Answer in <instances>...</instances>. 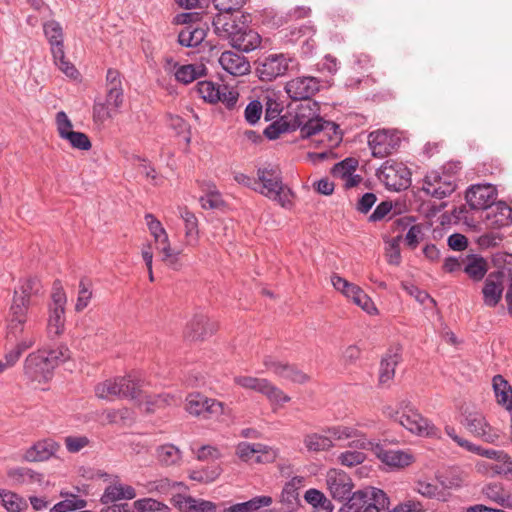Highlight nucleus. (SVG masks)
I'll list each match as a JSON object with an SVG mask.
<instances>
[{
    "mask_svg": "<svg viewBox=\"0 0 512 512\" xmlns=\"http://www.w3.org/2000/svg\"><path fill=\"white\" fill-rule=\"evenodd\" d=\"M86 505V500L79 498L77 495L70 494L68 498L55 504L49 512H74L84 509Z\"/></svg>",
    "mask_w": 512,
    "mask_h": 512,
    "instance_id": "8fccbe9b",
    "label": "nucleus"
},
{
    "mask_svg": "<svg viewBox=\"0 0 512 512\" xmlns=\"http://www.w3.org/2000/svg\"><path fill=\"white\" fill-rule=\"evenodd\" d=\"M91 298H92L91 285L89 283H86L85 279H82L79 283V291H78L77 302L75 305V310L78 312L84 310L88 306Z\"/></svg>",
    "mask_w": 512,
    "mask_h": 512,
    "instance_id": "338daca9",
    "label": "nucleus"
},
{
    "mask_svg": "<svg viewBox=\"0 0 512 512\" xmlns=\"http://www.w3.org/2000/svg\"><path fill=\"white\" fill-rule=\"evenodd\" d=\"M109 424H126L132 420V411L128 408L110 409L104 412Z\"/></svg>",
    "mask_w": 512,
    "mask_h": 512,
    "instance_id": "0e129e2a",
    "label": "nucleus"
},
{
    "mask_svg": "<svg viewBox=\"0 0 512 512\" xmlns=\"http://www.w3.org/2000/svg\"><path fill=\"white\" fill-rule=\"evenodd\" d=\"M257 192L284 208L292 206V191L283 184L277 165L265 164L257 169Z\"/></svg>",
    "mask_w": 512,
    "mask_h": 512,
    "instance_id": "7ed1b4c3",
    "label": "nucleus"
},
{
    "mask_svg": "<svg viewBox=\"0 0 512 512\" xmlns=\"http://www.w3.org/2000/svg\"><path fill=\"white\" fill-rule=\"evenodd\" d=\"M494 474L512 480V457L507 452L494 462Z\"/></svg>",
    "mask_w": 512,
    "mask_h": 512,
    "instance_id": "680f3d73",
    "label": "nucleus"
},
{
    "mask_svg": "<svg viewBox=\"0 0 512 512\" xmlns=\"http://www.w3.org/2000/svg\"><path fill=\"white\" fill-rule=\"evenodd\" d=\"M316 104L307 102L301 104L295 114V122L300 129V134L304 138H309L315 135L324 134L330 136V133L335 134L334 141L337 143L341 137L337 135V126L333 122L324 121L317 116Z\"/></svg>",
    "mask_w": 512,
    "mask_h": 512,
    "instance_id": "20e7f679",
    "label": "nucleus"
},
{
    "mask_svg": "<svg viewBox=\"0 0 512 512\" xmlns=\"http://www.w3.org/2000/svg\"><path fill=\"white\" fill-rule=\"evenodd\" d=\"M162 262L172 270H180L183 266L181 250L170 245L162 247Z\"/></svg>",
    "mask_w": 512,
    "mask_h": 512,
    "instance_id": "6e6d98bb",
    "label": "nucleus"
},
{
    "mask_svg": "<svg viewBox=\"0 0 512 512\" xmlns=\"http://www.w3.org/2000/svg\"><path fill=\"white\" fill-rule=\"evenodd\" d=\"M135 497L136 491L132 486L115 483L106 487L101 496V502L108 505L119 500H131Z\"/></svg>",
    "mask_w": 512,
    "mask_h": 512,
    "instance_id": "2f4dec72",
    "label": "nucleus"
},
{
    "mask_svg": "<svg viewBox=\"0 0 512 512\" xmlns=\"http://www.w3.org/2000/svg\"><path fill=\"white\" fill-rule=\"evenodd\" d=\"M263 363L268 371L280 378L300 384L307 382L309 379L308 375L296 366L275 360L272 357H266Z\"/></svg>",
    "mask_w": 512,
    "mask_h": 512,
    "instance_id": "393cba45",
    "label": "nucleus"
},
{
    "mask_svg": "<svg viewBox=\"0 0 512 512\" xmlns=\"http://www.w3.org/2000/svg\"><path fill=\"white\" fill-rule=\"evenodd\" d=\"M215 33L226 40H230L242 25H239L231 12H219L213 19Z\"/></svg>",
    "mask_w": 512,
    "mask_h": 512,
    "instance_id": "c756f323",
    "label": "nucleus"
},
{
    "mask_svg": "<svg viewBox=\"0 0 512 512\" xmlns=\"http://www.w3.org/2000/svg\"><path fill=\"white\" fill-rule=\"evenodd\" d=\"M401 138L396 130L379 129L370 132L368 145L372 155L376 158H384L396 151Z\"/></svg>",
    "mask_w": 512,
    "mask_h": 512,
    "instance_id": "4468645a",
    "label": "nucleus"
},
{
    "mask_svg": "<svg viewBox=\"0 0 512 512\" xmlns=\"http://www.w3.org/2000/svg\"><path fill=\"white\" fill-rule=\"evenodd\" d=\"M422 189L426 194L442 199L454 192L455 183L451 176L432 171L425 176Z\"/></svg>",
    "mask_w": 512,
    "mask_h": 512,
    "instance_id": "412c9836",
    "label": "nucleus"
},
{
    "mask_svg": "<svg viewBox=\"0 0 512 512\" xmlns=\"http://www.w3.org/2000/svg\"><path fill=\"white\" fill-rule=\"evenodd\" d=\"M303 442L307 450L312 452L325 451L333 447V443L327 434L311 433L304 437Z\"/></svg>",
    "mask_w": 512,
    "mask_h": 512,
    "instance_id": "49530a36",
    "label": "nucleus"
},
{
    "mask_svg": "<svg viewBox=\"0 0 512 512\" xmlns=\"http://www.w3.org/2000/svg\"><path fill=\"white\" fill-rule=\"evenodd\" d=\"M463 270L472 280L480 281L487 273L488 265L483 257L469 255L463 259Z\"/></svg>",
    "mask_w": 512,
    "mask_h": 512,
    "instance_id": "c9c22d12",
    "label": "nucleus"
},
{
    "mask_svg": "<svg viewBox=\"0 0 512 512\" xmlns=\"http://www.w3.org/2000/svg\"><path fill=\"white\" fill-rule=\"evenodd\" d=\"M483 493L487 498L496 502L500 506L512 509V495L505 491L500 484L494 483L487 485L483 489Z\"/></svg>",
    "mask_w": 512,
    "mask_h": 512,
    "instance_id": "a19ab883",
    "label": "nucleus"
},
{
    "mask_svg": "<svg viewBox=\"0 0 512 512\" xmlns=\"http://www.w3.org/2000/svg\"><path fill=\"white\" fill-rule=\"evenodd\" d=\"M416 491L424 497L446 502L450 498V492L446 491L438 482L418 481Z\"/></svg>",
    "mask_w": 512,
    "mask_h": 512,
    "instance_id": "e433bc0d",
    "label": "nucleus"
},
{
    "mask_svg": "<svg viewBox=\"0 0 512 512\" xmlns=\"http://www.w3.org/2000/svg\"><path fill=\"white\" fill-rule=\"evenodd\" d=\"M181 217L185 224V234L188 242L196 241L198 237V220L196 216L185 209L181 212Z\"/></svg>",
    "mask_w": 512,
    "mask_h": 512,
    "instance_id": "4d7b16f0",
    "label": "nucleus"
},
{
    "mask_svg": "<svg viewBox=\"0 0 512 512\" xmlns=\"http://www.w3.org/2000/svg\"><path fill=\"white\" fill-rule=\"evenodd\" d=\"M30 304L18 299V291L15 290L13 303L10 308V319L7 326V339H17L24 332L27 321V311Z\"/></svg>",
    "mask_w": 512,
    "mask_h": 512,
    "instance_id": "aec40b11",
    "label": "nucleus"
},
{
    "mask_svg": "<svg viewBox=\"0 0 512 512\" xmlns=\"http://www.w3.org/2000/svg\"><path fill=\"white\" fill-rule=\"evenodd\" d=\"M400 236L390 239L386 243L385 253L389 264L398 265L401 262Z\"/></svg>",
    "mask_w": 512,
    "mask_h": 512,
    "instance_id": "69168bd1",
    "label": "nucleus"
},
{
    "mask_svg": "<svg viewBox=\"0 0 512 512\" xmlns=\"http://www.w3.org/2000/svg\"><path fill=\"white\" fill-rule=\"evenodd\" d=\"M298 66V61L292 56L283 53L270 54L258 60L256 72L262 81H272Z\"/></svg>",
    "mask_w": 512,
    "mask_h": 512,
    "instance_id": "1a4fd4ad",
    "label": "nucleus"
},
{
    "mask_svg": "<svg viewBox=\"0 0 512 512\" xmlns=\"http://www.w3.org/2000/svg\"><path fill=\"white\" fill-rule=\"evenodd\" d=\"M325 433L330 437L331 441H346L352 440L351 444H354L359 448L358 440L366 439L364 435L354 427L345 425H335L328 427Z\"/></svg>",
    "mask_w": 512,
    "mask_h": 512,
    "instance_id": "72a5a7b5",
    "label": "nucleus"
},
{
    "mask_svg": "<svg viewBox=\"0 0 512 512\" xmlns=\"http://www.w3.org/2000/svg\"><path fill=\"white\" fill-rule=\"evenodd\" d=\"M186 411L193 416H201L208 414L210 417H226L230 418L232 410L223 402L216 399L208 398L201 393H190L186 397Z\"/></svg>",
    "mask_w": 512,
    "mask_h": 512,
    "instance_id": "9d476101",
    "label": "nucleus"
},
{
    "mask_svg": "<svg viewBox=\"0 0 512 512\" xmlns=\"http://www.w3.org/2000/svg\"><path fill=\"white\" fill-rule=\"evenodd\" d=\"M331 283L337 291L342 293L369 315L378 314V309L372 299L358 285L336 274L332 275Z\"/></svg>",
    "mask_w": 512,
    "mask_h": 512,
    "instance_id": "ddd939ff",
    "label": "nucleus"
},
{
    "mask_svg": "<svg viewBox=\"0 0 512 512\" xmlns=\"http://www.w3.org/2000/svg\"><path fill=\"white\" fill-rule=\"evenodd\" d=\"M366 459L365 453L358 450H346L337 457L338 462L346 467H354L362 464Z\"/></svg>",
    "mask_w": 512,
    "mask_h": 512,
    "instance_id": "052dcab7",
    "label": "nucleus"
},
{
    "mask_svg": "<svg viewBox=\"0 0 512 512\" xmlns=\"http://www.w3.org/2000/svg\"><path fill=\"white\" fill-rule=\"evenodd\" d=\"M218 62L232 76H243L250 72V63L246 57L232 51L223 52Z\"/></svg>",
    "mask_w": 512,
    "mask_h": 512,
    "instance_id": "bb28decb",
    "label": "nucleus"
},
{
    "mask_svg": "<svg viewBox=\"0 0 512 512\" xmlns=\"http://www.w3.org/2000/svg\"><path fill=\"white\" fill-rule=\"evenodd\" d=\"M222 473L220 465H213L202 469H194L189 472V478L200 483H211Z\"/></svg>",
    "mask_w": 512,
    "mask_h": 512,
    "instance_id": "de8ad7c7",
    "label": "nucleus"
},
{
    "mask_svg": "<svg viewBox=\"0 0 512 512\" xmlns=\"http://www.w3.org/2000/svg\"><path fill=\"white\" fill-rule=\"evenodd\" d=\"M41 283L36 277L25 279L18 291V299L31 303V296L38 295L41 291Z\"/></svg>",
    "mask_w": 512,
    "mask_h": 512,
    "instance_id": "864d4df0",
    "label": "nucleus"
},
{
    "mask_svg": "<svg viewBox=\"0 0 512 512\" xmlns=\"http://www.w3.org/2000/svg\"><path fill=\"white\" fill-rule=\"evenodd\" d=\"M378 179L393 191H401L411 184V173L406 165L400 162L386 161L377 172Z\"/></svg>",
    "mask_w": 512,
    "mask_h": 512,
    "instance_id": "9b49d317",
    "label": "nucleus"
},
{
    "mask_svg": "<svg viewBox=\"0 0 512 512\" xmlns=\"http://www.w3.org/2000/svg\"><path fill=\"white\" fill-rule=\"evenodd\" d=\"M43 31L50 44V50L55 65L68 77L75 78L78 70L65 57L64 51V33L59 22L55 20L47 21L43 24Z\"/></svg>",
    "mask_w": 512,
    "mask_h": 512,
    "instance_id": "39448f33",
    "label": "nucleus"
},
{
    "mask_svg": "<svg viewBox=\"0 0 512 512\" xmlns=\"http://www.w3.org/2000/svg\"><path fill=\"white\" fill-rule=\"evenodd\" d=\"M231 46L242 52H250L257 49L261 44V36L254 30L242 25L229 40Z\"/></svg>",
    "mask_w": 512,
    "mask_h": 512,
    "instance_id": "cd10ccee",
    "label": "nucleus"
},
{
    "mask_svg": "<svg viewBox=\"0 0 512 512\" xmlns=\"http://www.w3.org/2000/svg\"><path fill=\"white\" fill-rule=\"evenodd\" d=\"M59 445L53 440H43L35 443L25 453V459L29 462L48 460L58 450Z\"/></svg>",
    "mask_w": 512,
    "mask_h": 512,
    "instance_id": "7c9ffc66",
    "label": "nucleus"
},
{
    "mask_svg": "<svg viewBox=\"0 0 512 512\" xmlns=\"http://www.w3.org/2000/svg\"><path fill=\"white\" fill-rule=\"evenodd\" d=\"M268 379L258 378L247 375H239L234 377V383L244 389L253 390L260 394H263V391L267 385Z\"/></svg>",
    "mask_w": 512,
    "mask_h": 512,
    "instance_id": "3c124183",
    "label": "nucleus"
},
{
    "mask_svg": "<svg viewBox=\"0 0 512 512\" xmlns=\"http://www.w3.org/2000/svg\"><path fill=\"white\" fill-rule=\"evenodd\" d=\"M476 438L488 444L498 445L501 439V432L499 429L491 426L486 420L485 426L483 425L479 434L476 435Z\"/></svg>",
    "mask_w": 512,
    "mask_h": 512,
    "instance_id": "e2e57ef3",
    "label": "nucleus"
},
{
    "mask_svg": "<svg viewBox=\"0 0 512 512\" xmlns=\"http://www.w3.org/2000/svg\"><path fill=\"white\" fill-rule=\"evenodd\" d=\"M206 67L203 64L180 65L172 58H166L165 71L181 84L187 85L201 78L206 74Z\"/></svg>",
    "mask_w": 512,
    "mask_h": 512,
    "instance_id": "a211bd4d",
    "label": "nucleus"
},
{
    "mask_svg": "<svg viewBox=\"0 0 512 512\" xmlns=\"http://www.w3.org/2000/svg\"><path fill=\"white\" fill-rule=\"evenodd\" d=\"M272 407L277 409L278 407H282L283 404L289 402L291 400L290 396L284 393L279 387L275 386L272 382L268 380L267 385L263 391V394Z\"/></svg>",
    "mask_w": 512,
    "mask_h": 512,
    "instance_id": "09e8293b",
    "label": "nucleus"
},
{
    "mask_svg": "<svg viewBox=\"0 0 512 512\" xmlns=\"http://www.w3.org/2000/svg\"><path fill=\"white\" fill-rule=\"evenodd\" d=\"M401 360V355L398 351L386 354L380 363L379 369V383L381 385H389L394 378L395 368Z\"/></svg>",
    "mask_w": 512,
    "mask_h": 512,
    "instance_id": "f704fd0d",
    "label": "nucleus"
},
{
    "mask_svg": "<svg viewBox=\"0 0 512 512\" xmlns=\"http://www.w3.org/2000/svg\"><path fill=\"white\" fill-rule=\"evenodd\" d=\"M0 501L7 512H22L28 508L26 499L9 490L0 489Z\"/></svg>",
    "mask_w": 512,
    "mask_h": 512,
    "instance_id": "ea45409f",
    "label": "nucleus"
},
{
    "mask_svg": "<svg viewBox=\"0 0 512 512\" xmlns=\"http://www.w3.org/2000/svg\"><path fill=\"white\" fill-rule=\"evenodd\" d=\"M196 91L204 101L208 103L221 102L228 109L235 107L239 97L235 89L212 81H199Z\"/></svg>",
    "mask_w": 512,
    "mask_h": 512,
    "instance_id": "f8f14e48",
    "label": "nucleus"
},
{
    "mask_svg": "<svg viewBox=\"0 0 512 512\" xmlns=\"http://www.w3.org/2000/svg\"><path fill=\"white\" fill-rule=\"evenodd\" d=\"M382 413L415 435L435 436L437 434L435 426L418 411L408 397L400 399L395 405L384 406Z\"/></svg>",
    "mask_w": 512,
    "mask_h": 512,
    "instance_id": "f03ea898",
    "label": "nucleus"
},
{
    "mask_svg": "<svg viewBox=\"0 0 512 512\" xmlns=\"http://www.w3.org/2000/svg\"><path fill=\"white\" fill-rule=\"evenodd\" d=\"M41 350L45 351V356H47L49 359L55 360L53 362L55 368L69 360L71 357V351L64 343L45 345L43 348H41Z\"/></svg>",
    "mask_w": 512,
    "mask_h": 512,
    "instance_id": "c03bdc74",
    "label": "nucleus"
},
{
    "mask_svg": "<svg viewBox=\"0 0 512 512\" xmlns=\"http://www.w3.org/2000/svg\"><path fill=\"white\" fill-rule=\"evenodd\" d=\"M304 500L314 509H321L326 512H331L333 510L331 501L318 489H308L304 493Z\"/></svg>",
    "mask_w": 512,
    "mask_h": 512,
    "instance_id": "a18cd8bd",
    "label": "nucleus"
},
{
    "mask_svg": "<svg viewBox=\"0 0 512 512\" xmlns=\"http://www.w3.org/2000/svg\"><path fill=\"white\" fill-rule=\"evenodd\" d=\"M358 166V161L354 158H346L345 160L337 163L332 168V174L335 177L347 178L346 186L352 187L356 185L355 179L352 177L353 173L356 171Z\"/></svg>",
    "mask_w": 512,
    "mask_h": 512,
    "instance_id": "58836bf2",
    "label": "nucleus"
},
{
    "mask_svg": "<svg viewBox=\"0 0 512 512\" xmlns=\"http://www.w3.org/2000/svg\"><path fill=\"white\" fill-rule=\"evenodd\" d=\"M217 325L204 314H195L187 323L184 337L189 341H203L213 335Z\"/></svg>",
    "mask_w": 512,
    "mask_h": 512,
    "instance_id": "5701e85b",
    "label": "nucleus"
},
{
    "mask_svg": "<svg viewBox=\"0 0 512 512\" xmlns=\"http://www.w3.org/2000/svg\"><path fill=\"white\" fill-rule=\"evenodd\" d=\"M326 485L331 496L339 501L346 500L353 489L351 478L343 471L330 469L326 475Z\"/></svg>",
    "mask_w": 512,
    "mask_h": 512,
    "instance_id": "b1692460",
    "label": "nucleus"
},
{
    "mask_svg": "<svg viewBox=\"0 0 512 512\" xmlns=\"http://www.w3.org/2000/svg\"><path fill=\"white\" fill-rule=\"evenodd\" d=\"M139 391L138 383L130 375L108 379L95 386L96 396L109 401L115 397L136 399Z\"/></svg>",
    "mask_w": 512,
    "mask_h": 512,
    "instance_id": "0eeeda50",
    "label": "nucleus"
},
{
    "mask_svg": "<svg viewBox=\"0 0 512 512\" xmlns=\"http://www.w3.org/2000/svg\"><path fill=\"white\" fill-rule=\"evenodd\" d=\"M236 455L244 462L272 463L276 460V449L261 443L240 442L236 446Z\"/></svg>",
    "mask_w": 512,
    "mask_h": 512,
    "instance_id": "f3484780",
    "label": "nucleus"
},
{
    "mask_svg": "<svg viewBox=\"0 0 512 512\" xmlns=\"http://www.w3.org/2000/svg\"><path fill=\"white\" fill-rule=\"evenodd\" d=\"M320 83L316 77H296L286 83L285 91L294 100H308L319 91Z\"/></svg>",
    "mask_w": 512,
    "mask_h": 512,
    "instance_id": "6ab92c4d",
    "label": "nucleus"
},
{
    "mask_svg": "<svg viewBox=\"0 0 512 512\" xmlns=\"http://www.w3.org/2000/svg\"><path fill=\"white\" fill-rule=\"evenodd\" d=\"M486 226L500 229L512 223V208L503 201L494 202L485 210Z\"/></svg>",
    "mask_w": 512,
    "mask_h": 512,
    "instance_id": "a878e982",
    "label": "nucleus"
},
{
    "mask_svg": "<svg viewBox=\"0 0 512 512\" xmlns=\"http://www.w3.org/2000/svg\"><path fill=\"white\" fill-rule=\"evenodd\" d=\"M170 501L174 508L180 512H213L216 510L221 512H256L261 508L269 507L273 503L272 497L261 495L249 501L226 507L224 503L215 504L211 501L196 500L180 493L172 495Z\"/></svg>",
    "mask_w": 512,
    "mask_h": 512,
    "instance_id": "f257e3e1",
    "label": "nucleus"
},
{
    "mask_svg": "<svg viewBox=\"0 0 512 512\" xmlns=\"http://www.w3.org/2000/svg\"><path fill=\"white\" fill-rule=\"evenodd\" d=\"M65 139L69 142V144L78 150H89L91 148V141L89 137L83 133L78 131H70L64 134Z\"/></svg>",
    "mask_w": 512,
    "mask_h": 512,
    "instance_id": "13d9d810",
    "label": "nucleus"
},
{
    "mask_svg": "<svg viewBox=\"0 0 512 512\" xmlns=\"http://www.w3.org/2000/svg\"><path fill=\"white\" fill-rule=\"evenodd\" d=\"M123 103V89L108 87L104 99L97 98L93 105V118L96 122L103 123L118 111Z\"/></svg>",
    "mask_w": 512,
    "mask_h": 512,
    "instance_id": "dca6fc26",
    "label": "nucleus"
},
{
    "mask_svg": "<svg viewBox=\"0 0 512 512\" xmlns=\"http://www.w3.org/2000/svg\"><path fill=\"white\" fill-rule=\"evenodd\" d=\"M305 478L302 476H295L288 481L281 492L280 501L287 505L288 508L293 509L299 504V489L304 486Z\"/></svg>",
    "mask_w": 512,
    "mask_h": 512,
    "instance_id": "473e14b6",
    "label": "nucleus"
},
{
    "mask_svg": "<svg viewBox=\"0 0 512 512\" xmlns=\"http://www.w3.org/2000/svg\"><path fill=\"white\" fill-rule=\"evenodd\" d=\"M182 462V453L178 447L167 444L162 445V466H177Z\"/></svg>",
    "mask_w": 512,
    "mask_h": 512,
    "instance_id": "bf43d9fd",
    "label": "nucleus"
},
{
    "mask_svg": "<svg viewBox=\"0 0 512 512\" xmlns=\"http://www.w3.org/2000/svg\"><path fill=\"white\" fill-rule=\"evenodd\" d=\"M65 326V309L50 308L47 334L50 339L58 337L64 331Z\"/></svg>",
    "mask_w": 512,
    "mask_h": 512,
    "instance_id": "37998d69",
    "label": "nucleus"
},
{
    "mask_svg": "<svg viewBox=\"0 0 512 512\" xmlns=\"http://www.w3.org/2000/svg\"><path fill=\"white\" fill-rule=\"evenodd\" d=\"M200 204L203 209L221 210L225 207V201L215 187L200 197Z\"/></svg>",
    "mask_w": 512,
    "mask_h": 512,
    "instance_id": "5fc2aeb1",
    "label": "nucleus"
},
{
    "mask_svg": "<svg viewBox=\"0 0 512 512\" xmlns=\"http://www.w3.org/2000/svg\"><path fill=\"white\" fill-rule=\"evenodd\" d=\"M195 457L199 461L218 460L222 457V452L217 446L203 445L195 452Z\"/></svg>",
    "mask_w": 512,
    "mask_h": 512,
    "instance_id": "774afa93",
    "label": "nucleus"
},
{
    "mask_svg": "<svg viewBox=\"0 0 512 512\" xmlns=\"http://www.w3.org/2000/svg\"><path fill=\"white\" fill-rule=\"evenodd\" d=\"M503 282L500 276L490 274L483 285V302L488 307H495L500 302L503 293Z\"/></svg>",
    "mask_w": 512,
    "mask_h": 512,
    "instance_id": "c85d7f7f",
    "label": "nucleus"
},
{
    "mask_svg": "<svg viewBox=\"0 0 512 512\" xmlns=\"http://www.w3.org/2000/svg\"><path fill=\"white\" fill-rule=\"evenodd\" d=\"M466 201L472 209L486 210L497 197L496 188L488 183L472 185L466 191Z\"/></svg>",
    "mask_w": 512,
    "mask_h": 512,
    "instance_id": "4be33fe9",
    "label": "nucleus"
},
{
    "mask_svg": "<svg viewBox=\"0 0 512 512\" xmlns=\"http://www.w3.org/2000/svg\"><path fill=\"white\" fill-rule=\"evenodd\" d=\"M54 361L45 356V351L39 349L26 357L24 373L32 381L46 382L53 375Z\"/></svg>",
    "mask_w": 512,
    "mask_h": 512,
    "instance_id": "2eb2a0df",
    "label": "nucleus"
},
{
    "mask_svg": "<svg viewBox=\"0 0 512 512\" xmlns=\"http://www.w3.org/2000/svg\"><path fill=\"white\" fill-rule=\"evenodd\" d=\"M357 445L360 449L371 448L375 456L393 470L404 469L415 462V457L409 450L386 449L382 445L367 439H359Z\"/></svg>",
    "mask_w": 512,
    "mask_h": 512,
    "instance_id": "6e6552de",
    "label": "nucleus"
},
{
    "mask_svg": "<svg viewBox=\"0 0 512 512\" xmlns=\"http://www.w3.org/2000/svg\"><path fill=\"white\" fill-rule=\"evenodd\" d=\"M486 420V417L481 412L472 411L464 414V419L461 423L474 437H476L483 425L485 426Z\"/></svg>",
    "mask_w": 512,
    "mask_h": 512,
    "instance_id": "603ef678",
    "label": "nucleus"
},
{
    "mask_svg": "<svg viewBox=\"0 0 512 512\" xmlns=\"http://www.w3.org/2000/svg\"><path fill=\"white\" fill-rule=\"evenodd\" d=\"M347 508L352 512H381L389 509V497L387 494L375 487H365L354 492L347 498Z\"/></svg>",
    "mask_w": 512,
    "mask_h": 512,
    "instance_id": "423d86ee",
    "label": "nucleus"
},
{
    "mask_svg": "<svg viewBox=\"0 0 512 512\" xmlns=\"http://www.w3.org/2000/svg\"><path fill=\"white\" fill-rule=\"evenodd\" d=\"M493 388L497 402L507 410H512V387L503 376L496 375L493 377Z\"/></svg>",
    "mask_w": 512,
    "mask_h": 512,
    "instance_id": "4c0bfd02",
    "label": "nucleus"
},
{
    "mask_svg": "<svg viewBox=\"0 0 512 512\" xmlns=\"http://www.w3.org/2000/svg\"><path fill=\"white\" fill-rule=\"evenodd\" d=\"M205 38V32L201 28H194L192 25L184 27L178 34V42L185 47H196Z\"/></svg>",
    "mask_w": 512,
    "mask_h": 512,
    "instance_id": "79ce46f5",
    "label": "nucleus"
}]
</instances>
